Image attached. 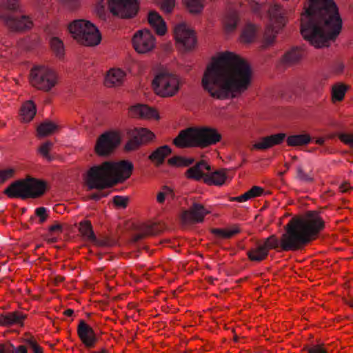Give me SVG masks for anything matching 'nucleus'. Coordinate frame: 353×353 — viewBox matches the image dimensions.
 Returning a JSON list of instances; mask_svg holds the SVG:
<instances>
[{"mask_svg":"<svg viewBox=\"0 0 353 353\" xmlns=\"http://www.w3.org/2000/svg\"><path fill=\"white\" fill-rule=\"evenodd\" d=\"M252 70L248 63L230 52L221 53L207 66L202 86L217 99L234 98L248 89Z\"/></svg>","mask_w":353,"mask_h":353,"instance_id":"obj_1","label":"nucleus"},{"mask_svg":"<svg viewBox=\"0 0 353 353\" xmlns=\"http://www.w3.org/2000/svg\"><path fill=\"white\" fill-rule=\"evenodd\" d=\"M324 228V221L318 212L310 211L303 217L292 218L285 226V232L281 239L274 234L257 241L248 252L251 261L260 262L265 260L271 249L281 247L283 251L301 249L316 236Z\"/></svg>","mask_w":353,"mask_h":353,"instance_id":"obj_2","label":"nucleus"},{"mask_svg":"<svg viewBox=\"0 0 353 353\" xmlns=\"http://www.w3.org/2000/svg\"><path fill=\"white\" fill-rule=\"evenodd\" d=\"M309 6L301 21V34L311 44L321 48L336 39L342 19L333 0H308Z\"/></svg>","mask_w":353,"mask_h":353,"instance_id":"obj_3","label":"nucleus"},{"mask_svg":"<svg viewBox=\"0 0 353 353\" xmlns=\"http://www.w3.org/2000/svg\"><path fill=\"white\" fill-rule=\"evenodd\" d=\"M132 164L123 160L118 162L105 161L92 167L88 173L87 184L90 189H105L128 178Z\"/></svg>","mask_w":353,"mask_h":353,"instance_id":"obj_4","label":"nucleus"},{"mask_svg":"<svg viewBox=\"0 0 353 353\" xmlns=\"http://www.w3.org/2000/svg\"><path fill=\"white\" fill-rule=\"evenodd\" d=\"M0 1V21L10 31L21 33L33 28V18L22 11L19 0Z\"/></svg>","mask_w":353,"mask_h":353,"instance_id":"obj_5","label":"nucleus"},{"mask_svg":"<svg viewBox=\"0 0 353 353\" xmlns=\"http://www.w3.org/2000/svg\"><path fill=\"white\" fill-rule=\"evenodd\" d=\"M221 139V134L214 128L209 127L188 128L180 131L173 140V143L179 148L190 147L203 148L216 144Z\"/></svg>","mask_w":353,"mask_h":353,"instance_id":"obj_6","label":"nucleus"},{"mask_svg":"<svg viewBox=\"0 0 353 353\" xmlns=\"http://www.w3.org/2000/svg\"><path fill=\"white\" fill-rule=\"evenodd\" d=\"M46 189V183L32 177L18 180L12 183L4 193L10 198H37L43 195Z\"/></svg>","mask_w":353,"mask_h":353,"instance_id":"obj_7","label":"nucleus"},{"mask_svg":"<svg viewBox=\"0 0 353 353\" xmlns=\"http://www.w3.org/2000/svg\"><path fill=\"white\" fill-rule=\"evenodd\" d=\"M68 30L74 39L85 46H97L101 40L98 28L88 21L74 20L69 24Z\"/></svg>","mask_w":353,"mask_h":353,"instance_id":"obj_8","label":"nucleus"},{"mask_svg":"<svg viewBox=\"0 0 353 353\" xmlns=\"http://www.w3.org/2000/svg\"><path fill=\"white\" fill-rule=\"evenodd\" d=\"M204 170L210 171L211 168L204 161H201L190 168L186 172V175L188 178L196 181L203 179V181L209 185H221L224 183L227 178L225 170H219L207 174L203 172Z\"/></svg>","mask_w":353,"mask_h":353,"instance_id":"obj_9","label":"nucleus"},{"mask_svg":"<svg viewBox=\"0 0 353 353\" xmlns=\"http://www.w3.org/2000/svg\"><path fill=\"white\" fill-rule=\"evenodd\" d=\"M285 10L279 4L271 5L268 10L270 24L264 32V41L266 46L274 43L276 35L285 25Z\"/></svg>","mask_w":353,"mask_h":353,"instance_id":"obj_10","label":"nucleus"},{"mask_svg":"<svg viewBox=\"0 0 353 353\" xmlns=\"http://www.w3.org/2000/svg\"><path fill=\"white\" fill-rule=\"evenodd\" d=\"M56 72L44 65H37L32 68L30 81L32 86L44 92H49L57 83Z\"/></svg>","mask_w":353,"mask_h":353,"instance_id":"obj_11","label":"nucleus"},{"mask_svg":"<svg viewBox=\"0 0 353 353\" xmlns=\"http://www.w3.org/2000/svg\"><path fill=\"white\" fill-rule=\"evenodd\" d=\"M152 85L157 94L164 97H170L179 90V81L175 75L167 70H161L153 79Z\"/></svg>","mask_w":353,"mask_h":353,"instance_id":"obj_12","label":"nucleus"},{"mask_svg":"<svg viewBox=\"0 0 353 353\" xmlns=\"http://www.w3.org/2000/svg\"><path fill=\"white\" fill-rule=\"evenodd\" d=\"M121 142V137L116 131H107L101 134L94 147L96 153L101 157H108L114 152Z\"/></svg>","mask_w":353,"mask_h":353,"instance_id":"obj_13","label":"nucleus"},{"mask_svg":"<svg viewBox=\"0 0 353 353\" xmlns=\"http://www.w3.org/2000/svg\"><path fill=\"white\" fill-rule=\"evenodd\" d=\"M174 34L176 44L180 49L188 51L192 50L196 46L195 33L185 24L176 25L174 29Z\"/></svg>","mask_w":353,"mask_h":353,"instance_id":"obj_14","label":"nucleus"},{"mask_svg":"<svg viewBox=\"0 0 353 353\" xmlns=\"http://www.w3.org/2000/svg\"><path fill=\"white\" fill-rule=\"evenodd\" d=\"M209 212L202 204L194 201L188 210L181 212V221L183 225L201 223Z\"/></svg>","mask_w":353,"mask_h":353,"instance_id":"obj_15","label":"nucleus"},{"mask_svg":"<svg viewBox=\"0 0 353 353\" xmlns=\"http://www.w3.org/2000/svg\"><path fill=\"white\" fill-rule=\"evenodd\" d=\"M154 47V37L148 30H140L134 34V50L138 53L150 52Z\"/></svg>","mask_w":353,"mask_h":353,"instance_id":"obj_16","label":"nucleus"},{"mask_svg":"<svg viewBox=\"0 0 353 353\" xmlns=\"http://www.w3.org/2000/svg\"><path fill=\"white\" fill-rule=\"evenodd\" d=\"M110 12L121 18L132 17V0H108Z\"/></svg>","mask_w":353,"mask_h":353,"instance_id":"obj_17","label":"nucleus"},{"mask_svg":"<svg viewBox=\"0 0 353 353\" xmlns=\"http://www.w3.org/2000/svg\"><path fill=\"white\" fill-rule=\"evenodd\" d=\"M77 334L81 342L87 348L95 346L98 337L94 330L85 321L80 320L77 327Z\"/></svg>","mask_w":353,"mask_h":353,"instance_id":"obj_18","label":"nucleus"},{"mask_svg":"<svg viewBox=\"0 0 353 353\" xmlns=\"http://www.w3.org/2000/svg\"><path fill=\"white\" fill-rule=\"evenodd\" d=\"M163 227L157 223L139 224L134 223V243L146 236L157 235L163 231Z\"/></svg>","mask_w":353,"mask_h":353,"instance_id":"obj_19","label":"nucleus"},{"mask_svg":"<svg viewBox=\"0 0 353 353\" xmlns=\"http://www.w3.org/2000/svg\"><path fill=\"white\" fill-rule=\"evenodd\" d=\"M125 72L120 68H112L107 71L104 77V85L106 87H117L124 81Z\"/></svg>","mask_w":353,"mask_h":353,"instance_id":"obj_20","label":"nucleus"},{"mask_svg":"<svg viewBox=\"0 0 353 353\" xmlns=\"http://www.w3.org/2000/svg\"><path fill=\"white\" fill-rule=\"evenodd\" d=\"M286 135L285 133H279L263 137L261 141L253 145V148L258 150H267L274 145L281 143Z\"/></svg>","mask_w":353,"mask_h":353,"instance_id":"obj_21","label":"nucleus"},{"mask_svg":"<svg viewBox=\"0 0 353 353\" xmlns=\"http://www.w3.org/2000/svg\"><path fill=\"white\" fill-rule=\"evenodd\" d=\"M154 134L144 128H134V150L140 145H145L152 140Z\"/></svg>","mask_w":353,"mask_h":353,"instance_id":"obj_22","label":"nucleus"},{"mask_svg":"<svg viewBox=\"0 0 353 353\" xmlns=\"http://www.w3.org/2000/svg\"><path fill=\"white\" fill-rule=\"evenodd\" d=\"M26 316L18 311L1 314L0 325L9 327L13 325H19L21 326Z\"/></svg>","mask_w":353,"mask_h":353,"instance_id":"obj_23","label":"nucleus"},{"mask_svg":"<svg viewBox=\"0 0 353 353\" xmlns=\"http://www.w3.org/2000/svg\"><path fill=\"white\" fill-rule=\"evenodd\" d=\"M148 21L159 35H163L166 32L165 22L157 12L150 11L148 15Z\"/></svg>","mask_w":353,"mask_h":353,"instance_id":"obj_24","label":"nucleus"},{"mask_svg":"<svg viewBox=\"0 0 353 353\" xmlns=\"http://www.w3.org/2000/svg\"><path fill=\"white\" fill-rule=\"evenodd\" d=\"M134 117L144 119L159 118L158 113L154 109L147 105L140 103L134 105Z\"/></svg>","mask_w":353,"mask_h":353,"instance_id":"obj_25","label":"nucleus"},{"mask_svg":"<svg viewBox=\"0 0 353 353\" xmlns=\"http://www.w3.org/2000/svg\"><path fill=\"white\" fill-rule=\"evenodd\" d=\"M303 57L302 50L296 47L286 52L283 57V62L285 65H291L298 63Z\"/></svg>","mask_w":353,"mask_h":353,"instance_id":"obj_26","label":"nucleus"},{"mask_svg":"<svg viewBox=\"0 0 353 353\" xmlns=\"http://www.w3.org/2000/svg\"><path fill=\"white\" fill-rule=\"evenodd\" d=\"M36 114V107L31 101L26 102L21 109V117L24 122L30 121Z\"/></svg>","mask_w":353,"mask_h":353,"instance_id":"obj_27","label":"nucleus"},{"mask_svg":"<svg viewBox=\"0 0 353 353\" xmlns=\"http://www.w3.org/2000/svg\"><path fill=\"white\" fill-rule=\"evenodd\" d=\"M240 232V228L237 225H232L226 229L214 228L212 230V234L223 239H230Z\"/></svg>","mask_w":353,"mask_h":353,"instance_id":"obj_28","label":"nucleus"},{"mask_svg":"<svg viewBox=\"0 0 353 353\" xmlns=\"http://www.w3.org/2000/svg\"><path fill=\"white\" fill-rule=\"evenodd\" d=\"M171 148L165 145L157 148L154 150L150 156V159L152 161H157L159 164H161L164 159L171 153Z\"/></svg>","mask_w":353,"mask_h":353,"instance_id":"obj_29","label":"nucleus"},{"mask_svg":"<svg viewBox=\"0 0 353 353\" xmlns=\"http://www.w3.org/2000/svg\"><path fill=\"white\" fill-rule=\"evenodd\" d=\"M57 128V125L54 123L45 121L37 127V136L40 138L48 136L52 134Z\"/></svg>","mask_w":353,"mask_h":353,"instance_id":"obj_30","label":"nucleus"},{"mask_svg":"<svg viewBox=\"0 0 353 353\" xmlns=\"http://www.w3.org/2000/svg\"><path fill=\"white\" fill-rule=\"evenodd\" d=\"M311 140L308 134L291 135L287 139V143L290 146H298L307 144Z\"/></svg>","mask_w":353,"mask_h":353,"instance_id":"obj_31","label":"nucleus"},{"mask_svg":"<svg viewBox=\"0 0 353 353\" xmlns=\"http://www.w3.org/2000/svg\"><path fill=\"white\" fill-rule=\"evenodd\" d=\"M296 178L302 182L309 183L314 181V174L311 170L307 171L303 165H299L296 167Z\"/></svg>","mask_w":353,"mask_h":353,"instance_id":"obj_32","label":"nucleus"},{"mask_svg":"<svg viewBox=\"0 0 353 353\" xmlns=\"http://www.w3.org/2000/svg\"><path fill=\"white\" fill-rule=\"evenodd\" d=\"M256 32V27L252 23H248L242 32V40L246 43L252 42L254 39Z\"/></svg>","mask_w":353,"mask_h":353,"instance_id":"obj_33","label":"nucleus"},{"mask_svg":"<svg viewBox=\"0 0 353 353\" xmlns=\"http://www.w3.org/2000/svg\"><path fill=\"white\" fill-rule=\"evenodd\" d=\"M194 161L193 158H185L181 156H175L168 160V163L177 167H186L192 165Z\"/></svg>","mask_w":353,"mask_h":353,"instance_id":"obj_34","label":"nucleus"},{"mask_svg":"<svg viewBox=\"0 0 353 353\" xmlns=\"http://www.w3.org/2000/svg\"><path fill=\"white\" fill-rule=\"evenodd\" d=\"M79 231L81 234L88 241L96 240V236L92 230V225L89 221L81 223Z\"/></svg>","mask_w":353,"mask_h":353,"instance_id":"obj_35","label":"nucleus"},{"mask_svg":"<svg viewBox=\"0 0 353 353\" xmlns=\"http://www.w3.org/2000/svg\"><path fill=\"white\" fill-rule=\"evenodd\" d=\"M183 1L191 13H200L203 8L204 0H183Z\"/></svg>","mask_w":353,"mask_h":353,"instance_id":"obj_36","label":"nucleus"},{"mask_svg":"<svg viewBox=\"0 0 353 353\" xmlns=\"http://www.w3.org/2000/svg\"><path fill=\"white\" fill-rule=\"evenodd\" d=\"M239 17L234 12L229 13L225 20V28L228 32L234 31L238 24Z\"/></svg>","mask_w":353,"mask_h":353,"instance_id":"obj_37","label":"nucleus"},{"mask_svg":"<svg viewBox=\"0 0 353 353\" xmlns=\"http://www.w3.org/2000/svg\"><path fill=\"white\" fill-rule=\"evenodd\" d=\"M51 48L56 56L61 58L64 54V47L61 40L57 37H53L50 40Z\"/></svg>","mask_w":353,"mask_h":353,"instance_id":"obj_38","label":"nucleus"},{"mask_svg":"<svg viewBox=\"0 0 353 353\" xmlns=\"http://www.w3.org/2000/svg\"><path fill=\"white\" fill-rule=\"evenodd\" d=\"M161 10L165 13H170L175 6L174 0H156Z\"/></svg>","mask_w":353,"mask_h":353,"instance_id":"obj_39","label":"nucleus"},{"mask_svg":"<svg viewBox=\"0 0 353 353\" xmlns=\"http://www.w3.org/2000/svg\"><path fill=\"white\" fill-rule=\"evenodd\" d=\"M347 88L343 84L335 85L332 88V97L336 101L343 100Z\"/></svg>","mask_w":353,"mask_h":353,"instance_id":"obj_40","label":"nucleus"},{"mask_svg":"<svg viewBox=\"0 0 353 353\" xmlns=\"http://www.w3.org/2000/svg\"><path fill=\"white\" fill-rule=\"evenodd\" d=\"M303 351H305L307 353H327L323 343L305 345Z\"/></svg>","mask_w":353,"mask_h":353,"instance_id":"obj_41","label":"nucleus"},{"mask_svg":"<svg viewBox=\"0 0 353 353\" xmlns=\"http://www.w3.org/2000/svg\"><path fill=\"white\" fill-rule=\"evenodd\" d=\"M52 145L53 143L50 141H48L43 143L38 149L39 152L43 156V157L49 161H52L53 159L49 154V152L51 150Z\"/></svg>","mask_w":353,"mask_h":353,"instance_id":"obj_42","label":"nucleus"},{"mask_svg":"<svg viewBox=\"0 0 353 353\" xmlns=\"http://www.w3.org/2000/svg\"><path fill=\"white\" fill-rule=\"evenodd\" d=\"M14 173L15 170L14 168L0 170V184L4 183L6 181L13 177Z\"/></svg>","mask_w":353,"mask_h":353,"instance_id":"obj_43","label":"nucleus"},{"mask_svg":"<svg viewBox=\"0 0 353 353\" xmlns=\"http://www.w3.org/2000/svg\"><path fill=\"white\" fill-rule=\"evenodd\" d=\"M5 353H28V352L26 347L24 345L15 347L13 345L10 344L8 346L5 345Z\"/></svg>","mask_w":353,"mask_h":353,"instance_id":"obj_44","label":"nucleus"},{"mask_svg":"<svg viewBox=\"0 0 353 353\" xmlns=\"http://www.w3.org/2000/svg\"><path fill=\"white\" fill-rule=\"evenodd\" d=\"M34 214L39 219V223H43L44 221H46L48 214H47V209L44 207H39L35 209Z\"/></svg>","mask_w":353,"mask_h":353,"instance_id":"obj_45","label":"nucleus"},{"mask_svg":"<svg viewBox=\"0 0 353 353\" xmlns=\"http://www.w3.org/2000/svg\"><path fill=\"white\" fill-rule=\"evenodd\" d=\"M170 194L172 196V190L168 186L163 187V191L158 193L157 200L159 203H163L165 201V196Z\"/></svg>","mask_w":353,"mask_h":353,"instance_id":"obj_46","label":"nucleus"},{"mask_svg":"<svg viewBox=\"0 0 353 353\" xmlns=\"http://www.w3.org/2000/svg\"><path fill=\"white\" fill-rule=\"evenodd\" d=\"M92 243L100 247H110L114 244V242L109 239L105 238L102 239H98L96 237V240H92Z\"/></svg>","mask_w":353,"mask_h":353,"instance_id":"obj_47","label":"nucleus"},{"mask_svg":"<svg viewBox=\"0 0 353 353\" xmlns=\"http://www.w3.org/2000/svg\"><path fill=\"white\" fill-rule=\"evenodd\" d=\"M339 137L342 142L353 147V134L341 133Z\"/></svg>","mask_w":353,"mask_h":353,"instance_id":"obj_48","label":"nucleus"},{"mask_svg":"<svg viewBox=\"0 0 353 353\" xmlns=\"http://www.w3.org/2000/svg\"><path fill=\"white\" fill-rule=\"evenodd\" d=\"M113 202L116 206L125 208L127 206L128 200L121 196H116L113 199Z\"/></svg>","mask_w":353,"mask_h":353,"instance_id":"obj_49","label":"nucleus"},{"mask_svg":"<svg viewBox=\"0 0 353 353\" xmlns=\"http://www.w3.org/2000/svg\"><path fill=\"white\" fill-rule=\"evenodd\" d=\"M252 198L260 196L263 192V189L259 186H254L248 190Z\"/></svg>","mask_w":353,"mask_h":353,"instance_id":"obj_50","label":"nucleus"},{"mask_svg":"<svg viewBox=\"0 0 353 353\" xmlns=\"http://www.w3.org/2000/svg\"><path fill=\"white\" fill-rule=\"evenodd\" d=\"M252 197H251L249 192L247 191L244 194H241V195H240L239 196L233 198L232 200L233 201H236L238 202H244V201H246L249 200Z\"/></svg>","mask_w":353,"mask_h":353,"instance_id":"obj_51","label":"nucleus"},{"mask_svg":"<svg viewBox=\"0 0 353 353\" xmlns=\"http://www.w3.org/2000/svg\"><path fill=\"white\" fill-rule=\"evenodd\" d=\"M344 68V65L341 62L335 63L333 66V70L336 74H340L343 72Z\"/></svg>","mask_w":353,"mask_h":353,"instance_id":"obj_52","label":"nucleus"},{"mask_svg":"<svg viewBox=\"0 0 353 353\" xmlns=\"http://www.w3.org/2000/svg\"><path fill=\"white\" fill-rule=\"evenodd\" d=\"M62 230V225L59 223H55L49 228V231L51 232H61Z\"/></svg>","mask_w":353,"mask_h":353,"instance_id":"obj_53","label":"nucleus"},{"mask_svg":"<svg viewBox=\"0 0 353 353\" xmlns=\"http://www.w3.org/2000/svg\"><path fill=\"white\" fill-rule=\"evenodd\" d=\"M64 3L68 5L71 9H75L78 5L79 2L77 0H62Z\"/></svg>","mask_w":353,"mask_h":353,"instance_id":"obj_54","label":"nucleus"},{"mask_svg":"<svg viewBox=\"0 0 353 353\" xmlns=\"http://www.w3.org/2000/svg\"><path fill=\"white\" fill-rule=\"evenodd\" d=\"M103 1L104 0H102L98 6V14L101 18H103L105 17Z\"/></svg>","mask_w":353,"mask_h":353,"instance_id":"obj_55","label":"nucleus"},{"mask_svg":"<svg viewBox=\"0 0 353 353\" xmlns=\"http://www.w3.org/2000/svg\"><path fill=\"white\" fill-rule=\"evenodd\" d=\"M32 350L34 351V353H42L43 352L42 347L38 345H37L36 346H34Z\"/></svg>","mask_w":353,"mask_h":353,"instance_id":"obj_56","label":"nucleus"},{"mask_svg":"<svg viewBox=\"0 0 353 353\" xmlns=\"http://www.w3.org/2000/svg\"><path fill=\"white\" fill-rule=\"evenodd\" d=\"M101 198V194H98V193H94L90 195V199H93V200H95V201H98Z\"/></svg>","mask_w":353,"mask_h":353,"instance_id":"obj_57","label":"nucleus"},{"mask_svg":"<svg viewBox=\"0 0 353 353\" xmlns=\"http://www.w3.org/2000/svg\"><path fill=\"white\" fill-rule=\"evenodd\" d=\"M125 149L127 150H132V139H130L128 142L125 145Z\"/></svg>","mask_w":353,"mask_h":353,"instance_id":"obj_58","label":"nucleus"},{"mask_svg":"<svg viewBox=\"0 0 353 353\" xmlns=\"http://www.w3.org/2000/svg\"><path fill=\"white\" fill-rule=\"evenodd\" d=\"M27 343L29 345V346L33 349V347L34 346H36L37 344L36 343V342L32 340V339H27Z\"/></svg>","mask_w":353,"mask_h":353,"instance_id":"obj_59","label":"nucleus"},{"mask_svg":"<svg viewBox=\"0 0 353 353\" xmlns=\"http://www.w3.org/2000/svg\"><path fill=\"white\" fill-rule=\"evenodd\" d=\"M63 314L65 316H71L74 314V310L72 309H68L63 312Z\"/></svg>","mask_w":353,"mask_h":353,"instance_id":"obj_60","label":"nucleus"},{"mask_svg":"<svg viewBox=\"0 0 353 353\" xmlns=\"http://www.w3.org/2000/svg\"><path fill=\"white\" fill-rule=\"evenodd\" d=\"M139 3V0H134V17L137 14L138 12L137 4Z\"/></svg>","mask_w":353,"mask_h":353,"instance_id":"obj_61","label":"nucleus"},{"mask_svg":"<svg viewBox=\"0 0 353 353\" xmlns=\"http://www.w3.org/2000/svg\"><path fill=\"white\" fill-rule=\"evenodd\" d=\"M341 191L343 192H345L347 191L348 188H347L346 185L343 184L340 186Z\"/></svg>","mask_w":353,"mask_h":353,"instance_id":"obj_62","label":"nucleus"},{"mask_svg":"<svg viewBox=\"0 0 353 353\" xmlns=\"http://www.w3.org/2000/svg\"><path fill=\"white\" fill-rule=\"evenodd\" d=\"M346 303L351 307L353 308V299L351 298L349 300L346 301Z\"/></svg>","mask_w":353,"mask_h":353,"instance_id":"obj_63","label":"nucleus"},{"mask_svg":"<svg viewBox=\"0 0 353 353\" xmlns=\"http://www.w3.org/2000/svg\"><path fill=\"white\" fill-rule=\"evenodd\" d=\"M324 139L323 138H319L316 141V143L319 145H323L324 143Z\"/></svg>","mask_w":353,"mask_h":353,"instance_id":"obj_64","label":"nucleus"}]
</instances>
